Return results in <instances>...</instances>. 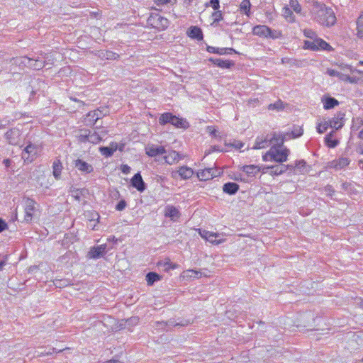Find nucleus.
Wrapping results in <instances>:
<instances>
[{
    "label": "nucleus",
    "instance_id": "obj_1",
    "mask_svg": "<svg viewBox=\"0 0 363 363\" xmlns=\"http://www.w3.org/2000/svg\"><path fill=\"white\" fill-rule=\"evenodd\" d=\"M311 13L313 19L323 26L330 27L336 23V16L333 9L324 4L314 2Z\"/></svg>",
    "mask_w": 363,
    "mask_h": 363
},
{
    "label": "nucleus",
    "instance_id": "obj_2",
    "mask_svg": "<svg viewBox=\"0 0 363 363\" xmlns=\"http://www.w3.org/2000/svg\"><path fill=\"white\" fill-rule=\"evenodd\" d=\"M290 154V150L286 147H271L263 156L262 160L267 161H274L278 163L286 162Z\"/></svg>",
    "mask_w": 363,
    "mask_h": 363
},
{
    "label": "nucleus",
    "instance_id": "obj_3",
    "mask_svg": "<svg viewBox=\"0 0 363 363\" xmlns=\"http://www.w3.org/2000/svg\"><path fill=\"white\" fill-rule=\"evenodd\" d=\"M45 57L40 55V57H30L27 56L21 57L20 58H13L12 60L15 61V63H23L30 68L33 69L39 70L43 68L45 65L44 60Z\"/></svg>",
    "mask_w": 363,
    "mask_h": 363
},
{
    "label": "nucleus",
    "instance_id": "obj_4",
    "mask_svg": "<svg viewBox=\"0 0 363 363\" xmlns=\"http://www.w3.org/2000/svg\"><path fill=\"white\" fill-rule=\"evenodd\" d=\"M109 113L107 106H101L96 110L89 111L84 117V122L87 126H93L98 120Z\"/></svg>",
    "mask_w": 363,
    "mask_h": 363
},
{
    "label": "nucleus",
    "instance_id": "obj_5",
    "mask_svg": "<svg viewBox=\"0 0 363 363\" xmlns=\"http://www.w3.org/2000/svg\"><path fill=\"white\" fill-rule=\"evenodd\" d=\"M159 122L161 125H165L167 123H171L177 128H186L188 125V123L186 120L183 118H180L172 113H164L161 115L159 118Z\"/></svg>",
    "mask_w": 363,
    "mask_h": 363
},
{
    "label": "nucleus",
    "instance_id": "obj_6",
    "mask_svg": "<svg viewBox=\"0 0 363 363\" xmlns=\"http://www.w3.org/2000/svg\"><path fill=\"white\" fill-rule=\"evenodd\" d=\"M147 23L158 30H164L169 26L168 19L158 13H152L147 19Z\"/></svg>",
    "mask_w": 363,
    "mask_h": 363
},
{
    "label": "nucleus",
    "instance_id": "obj_7",
    "mask_svg": "<svg viewBox=\"0 0 363 363\" xmlns=\"http://www.w3.org/2000/svg\"><path fill=\"white\" fill-rule=\"evenodd\" d=\"M38 152V145L29 143L22 152V159L28 164L31 163L36 158Z\"/></svg>",
    "mask_w": 363,
    "mask_h": 363
},
{
    "label": "nucleus",
    "instance_id": "obj_8",
    "mask_svg": "<svg viewBox=\"0 0 363 363\" xmlns=\"http://www.w3.org/2000/svg\"><path fill=\"white\" fill-rule=\"evenodd\" d=\"M270 169L269 174L271 175L278 176L280 174H282L283 173L286 172L287 170H294V167L293 164H281V165H272V166H267L264 167L263 168V173L267 172V171Z\"/></svg>",
    "mask_w": 363,
    "mask_h": 363
},
{
    "label": "nucleus",
    "instance_id": "obj_9",
    "mask_svg": "<svg viewBox=\"0 0 363 363\" xmlns=\"http://www.w3.org/2000/svg\"><path fill=\"white\" fill-rule=\"evenodd\" d=\"M21 132L17 128L9 129L5 134L4 138L7 143L11 145H18L21 141Z\"/></svg>",
    "mask_w": 363,
    "mask_h": 363
},
{
    "label": "nucleus",
    "instance_id": "obj_10",
    "mask_svg": "<svg viewBox=\"0 0 363 363\" xmlns=\"http://www.w3.org/2000/svg\"><path fill=\"white\" fill-rule=\"evenodd\" d=\"M35 201L30 198H26L25 199V206H24V211H25V216H24V220L26 223H29L33 219V213L35 211Z\"/></svg>",
    "mask_w": 363,
    "mask_h": 363
},
{
    "label": "nucleus",
    "instance_id": "obj_11",
    "mask_svg": "<svg viewBox=\"0 0 363 363\" xmlns=\"http://www.w3.org/2000/svg\"><path fill=\"white\" fill-rule=\"evenodd\" d=\"M345 114L342 112H338L332 119L328 121L330 127L339 130L344 125V119Z\"/></svg>",
    "mask_w": 363,
    "mask_h": 363
},
{
    "label": "nucleus",
    "instance_id": "obj_12",
    "mask_svg": "<svg viewBox=\"0 0 363 363\" xmlns=\"http://www.w3.org/2000/svg\"><path fill=\"white\" fill-rule=\"evenodd\" d=\"M269 145H271L269 134H267L266 135H262L256 138L255 145L252 149H263L269 147Z\"/></svg>",
    "mask_w": 363,
    "mask_h": 363
},
{
    "label": "nucleus",
    "instance_id": "obj_13",
    "mask_svg": "<svg viewBox=\"0 0 363 363\" xmlns=\"http://www.w3.org/2000/svg\"><path fill=\"white\" fill-rule=\"evenodd\" d=\"M131 185L140 192L144 191L146 189L145 183L139 172L136 173L131 179Z\"/></svg>",
    "mask_w": 363,
    "mask_h": 363
},
{
    "label": "nucleus",
    "instance_id": "obj_14",
    "mask_svg": "<svg viewBox=\"0 0 363 363\" xmlns=\"http://www.w3.org/2000/svg\"><path fill=\"white\" fill-rule=\"evenodd\" d=\"M74 167L80 172L89 174L94 171V167L91 164L87 163L86 162L77 159L74 162Z\"/></svg>",
    "mask_w": 363,
    "mask_h": 363
},
{
    "label": "nucleus",
    "instance_id": "obj_15",
    "mask_svg": "<svg viewBox=\"0 0 363 363\" xmlns=\"http://www.w3.org/2000/svg\"><path fill=\"white\" fill-rule=\"evenodd\" d=\"M106 249V245H101L96 247H93L90 249L88 256L91 259H98L105 255Z\"/></svg>",
    "mask_w": 363,
    "mask_h": 363
},
{
    "label": "nucleus",
    "instance_id": "obj_16",
    "mask_svg": "<svg viewBox=\"0 0 363 363\" xmlns=\"http://www.w3.org/2000/svg\"><path fill=\"white\" fill-rule=\"evenodd\" d=\"M272 147H284V138L282 133L279 132H272L269 134Z\"/></svg>",
    "mask_w": 363,
    "mask_h": 363
},
{
    "label": "nucleus",
    "instance_id": "obj_17",
    "mask_svg": "<svg viewBox=\"0 0 363 363\" xmlns=\"http://www.w3.org/2000/svg\"><path fill=\"white\" fill-rule=\"evenodd\" d=\"M216 170L213 168H206L199 170L197 172V177L200 180L206 181L216 177Z\"/></svg>",
    "mask_w": 363,
    "mask_h": 363
},
{
    "label": "nucleus",
    "instance_id": "obj_18",
    "mask_svg": "<svg viewBox=\"0 0 363 363\" xmlns=\"http://www.w3.org/2000/svg\"><path fill=\"white\" fill-rule=\"evenodd\" d=\"M145 152L149 157H155L157 155L167 153V151L163 146H157L154 145L147 146L145 148Z\"/></svg>",
    "mask_w": 363,
    "mask_h": 363
},
{
    "label": "nucleus",
    "instance_id": "obj_19",
    "mask_svg": "<svg viewBox=\"0 0 363 363\" xmlns=\"http://www.w3.org/2000/svg\"><path fill=\"white\" fill-rule=\"evenodd\" d=\"M96 55L102 60H116L119 57V55L111 51L101 50L97 51Z\"/></svg>",
    "mask_w": 363,
    "mask_h": 363
},
{
    "label": "nucleus",
    "instance_id": "obj_20",
    "mask_svg": "<svg viewBox=\"0 0 363 363\" xmlns=\"http://www.w3.org/2000/svg\"><path fill=\"white\" fill-rule=\"evenodd\" d=\"M350 163V160L348 157H342L337 160H333L330 162V167L340 170L348 166Z\"/></svg>",
    "mask_w": 363,
    "mask_h": 363
},
{
    "label": "nucleus",
    "instance_id": "obj_21",
    "mask_svg": "<svg viewBox=\"0 0 363 363\" xmlns=\"http://www.w3.org/2000/svg\"><path fill=\"white\" fill-rule=\"evenodd\" d=\"M343 70L345 72V73H342V72H340V74H339V77L338 78L343 81V82H350V83H356L357 79L356 77H350L349 75V72L351 73L353 72V69L350 66H346L343 68Z\"/></svg>",
    "mask_w": 363,
    "mask_h": 363
},
{
    "label": "nucleus",
    "instance_id": "obj_22",
    "mask_svg": "<svg viewBox=\"0 0 363 363\" xmlns=\"http://www.w3.org/2000/svg\"><path fill=\"white\" fill-rule=\"evenodd\" d=\"M106 130H101L100 131H94L93 133L90 130L89 143L92 144H98L102 140V137L107 134Z\"/></svg>",
    "mask_w": 363,
    "mask_h": 363
},
{
    "label": "nucleus",
    "instance_id": "obj_23",
    "mask_svg": "<svg viewBox=\"0 0 363 363\" xmlns=\"http://www.w3.org/2000/svg\"><path fill=\"white\" fill-rule=\"evenodd\" d=\"M118 148V145L117 143L112 142L110 143L108 147H100L99 151L100 152L106 157H111L114 152H116Z\"/></svg>",
    "mask_w": 363,
    "mask_h": 363
},
{
    "label": "nucleus",
    "instance_id": "obj_24",
    "mask_svg": "<svg viewBox=\"0 0 363 363\" xmlns=\"http://www.w3.org/2000/svg\"><path fill=\"white\" fill-rule=\"evenodd\" d=\"M180 215L179 211L173 206L168 205L164 208V216L172 220H176L180 217Z\"/></svg>",
    "mask_w": 363,
    "mask_h": 363
},
{
    "label": "nucleus",
    "instance_id": "obj_25",
    "mask_svg": "<svg viewBox=\"0 0 363 363\" xmlns=\"http://www.w3.org/2000/svg\"><path fill=\"white\" fill-rule=\"evenodd\" d=\"M165 154L166 155L164 156V160L165 162L169 164H172L174 163H176L181 159V157H180L179 152H177L175 150L169 151L168 152H167Z\"/></svg>",
    "mask_w": 363,
    "mask_h": 363
},
{
    "label": "nucleus",
    "instance_id": "obj_26",
    "mask_svg": "<svg viewBox=\"0 0 363 363\" xmlns=\"http://www.w3.org/2000/svg\"><path fill=\"white\" fill-rule=\"evenodd\" d=\"M208 60L220 68L229 69L235 65L233 61L222 60L220 58L211 57Z\"/></svg>",
    "mask_w": 363,
    "mask_h": 363
},
{
    "label": "nucleus",
    "instance_id": "obj_27",
    "mask_svg": "<svg viewBox=\"0 0 363 363\" xmlns=\"http://www.w3.org/2000/svg\"><path fill=\"white\" fill-rule=\"evenodd\" d=\"M269 28L265 25H257L255 26L252 29V33L254 35L262 37L267 38V35H269Z\"/></svg>",
    "mask_w": 363,
    "mask_h": 363
},
{
    "label": "nucleus",
    "instance_id": "obj_28",
    "mask_svg": "<svg viewBox=\"0 0 363 363\" xmlns=\"http://www.w3.org/2000/svg\"><path fill=\"white\" fill-rule=\"evenodd\" d=\"M240 186L235 182H227L223 186V191L229 195L235 194L239 190Z\"/></svg>",
    "mask_w": 363,
    "mask_h": 363
},
{
    "label": "nucleus",
    "instance_id": "obj_29",
    "mask_svg": "<svg viewBox=\"0 0 363 363\" xmlns=\"http://www.w3.org/2000/svg\"><path fill=\"white\" fill-rule=\"evenodd\" d=\"M188 35L190 38L198 40L203 39V33L200 28L197 26H191L188 30Z\"/></svg>",
    "mask_w": 363,
    "mask_h": 363
},
{
    "label": "nucleus",
    "instance_id": "obj_30",
    "mask_svg": "<svg viewBox=\"0 0 363 363\" xmlns=\"http://www.w3.org/2000/svg\"><path fill=\"white\" fill-rule=\"evenodd\" d=\"M179 177L183 179H188L194 174V171L191 168L186 166L181 167L177 171Z\"/></svg>",
    "mask_w": 363,
    "mask_h": 363
},
{
    "label": "nucleus",
    "instance_id": "obj_31",
    "mask_svg": "<svg viewBox=\"0 0 363 363\" xmlns=\"http://www.w3.org/2000/svg\"><path fill=\"white\" fill-rule=\"evenodd\" d=\"M53 176L56 179H59L62 170V164L60 159H55L52 163Z\"/></svg>",
    "mask_w": 363,
    "mask_h": 363
},
{
    "label": "nucleus",
    "instance_id": "obj_32",
    "mask_svg": "<svg viewBox=\"0 0 363 363\" xmlns=\"http://www.w3.org/2000/svg\"><path fill=\"white\" fill-rule=\"evenodd\" d=\"M356 30H357V36L359 39L363 40V11L359 16L356 21Z\"/></svg>",
    "mask_w": 363,
    "mask_h": 363
},
{
    "label": "nucleus",
    "instance_id": "obj_33",
    "mask_svg": "<svg viewBox=\"0 0 363 363\" xmlns=\"http://www.w3.org/2000/svg\"><path fill=\"white\" fill-rule=\"evenodd\" d=\"M242 169L249 177H255L260 172V167L257 165H245Z\"/></svg>",
    "mask_w": 363,
    "mask_h": 363
},
{
    "label": "nucleus",
    "instance_id": "obj_34",
    "mask_svg": "<svg viewBox=\"0 0 363 363\" xmlns=\"http://www.w3.org/2000/svg\"><path fill=\"white\" fill-rule=\"evenodd\" d=\"M157 266L162 267L165 272H168L171 269H174L177 267V264L171 262L170 259L169 258H166L164 260L159 262L157 263Z\"/></svg>",
    "mask_w": 363,
    "mask_h": 363
},
{
    "label": "nucleus",
    "instance_id": "obj_35",
    "mask_svg": "<svg viewBox=\"0 0 363 363\" xmlns=\"http://www.w3.org/2000/svg\"><path fill=\"white\" fill-rule=\"evenodd\" d=\"M323 108L326 110L333 108L339 104V101L336 99L330 96L327 97L324 100L323 99Z\"/></svg>",
    "mask_w": 363,
    "mask_h": 363
},
{
    "label": "nucleus",
    "instance_id": "obj_36",
    "mask_svg": "<svg viewBox=\"0 0 363 363\" xmlns=\"http://www.w3.org/2000/svg\"><path fill=\"white\" fill-rule=\"evenodd\" d=\"M90 130L87 129H80L77 135V140L82 143H89Z\"/></svg>",
    "mask_w": 363,
    "mask_h": 363
},
{
    "label": "nucleus",
    "instance_id": "obj_37",
    "mask_svg": "<svg viewBox=\"0 0 363 363\" xmlns=\"http://www.w3.org/2000/svg\"><path fill=\"white\" fill-rule=\"evenodd\" d=\"M161 277L155 272H149L146 275L147 285L152 286L155 281L160 280Z\"/></svg>",
    "mask_w": 363,
    "mask_h": 363
},
{
    "label": "nucleus",
    "instance_id": "obj_38",
    "mask_svg": "<svg viewBox=\"0 0 363 363\" xmlns=\"http://www.w3.org/2000/svg\"><path fill=\"white\" fill-rule=\"evenodd\" d=\"M250 8L251 4L250 0H243L240 5V11L247 16L250 14Z\"/></svg>",
    "mask_w": 363,
    "mask_h": 363
},
{
    "label": "nucleus",
    "instance_id": "obj_39",
    "mask_svg": "<svg viewBox=\"0 0 363 363\" xmlns=\"http://www.w3.org/2000/svg\"><path fill=\"white\" fill-rule=\"evenodd\" d=\"M316 41H317L316 45L318 47V50H330V49L332 48L331 46L328 43H326L325 40H323V39L316 38Z\"/></svg>",
    "mask_w": 363,
    "mask_h": 363
},
{
    "label": "nucleus",
    "instance_id": "obj_40",
    "mask_svg": "<svg viewBox=\"0 0 363 363\" xmlns=\"http://www.w3.org/2000/svg\"><path fill=\"white\" fill-rule=\"evenodd\" d=\"M303 133V130L301 126L294 125L291 131V137L296 138L301 137Z\"/></svg>",
    "mask_w": 363,
    "mask_h": 363
},
{
    "label": "nucleus",
    "instance_id": "obj_41",
    "mask_svg": "<svg viewBox=\"0 0 363 363\" xmlns=\"http://www.w3.org/2000/svg\"><path fill=\"white\" fill-rule=\"evenodd\" d=\"M268 109L270 110V111L275 110V111H277L283 110L284 109L283 102L281 101V100L279 99V100L277 101L274 104H270L268 106Z\"/></svg>",
    "mask_w": 363,
    "mask_h": 363
},
{
    "label": "nucleus",
    "instance_id": "obj_42",
    "mask_svg": "<svg viewBox=\"0 0 363 363\" xmlns=\"http://www.w3.org/2000/svg\"><path fill=\"white\" fill-rule=\"evenodd\" d=\"M316 38L313 39L312 40H306L304 42L303 48L305 49H308L311 50H318V47L316 45Z\"/></svg>",
    "mask_w": 363,
    "mask_h": 363
},
{
    "label": "nucleus",
    "instance_id": "obj_43",
    "mask_svg": "<svg viewBox=\"0 0 363 363\" xmlns=\"http://www.w3.org/2000/svg\"><path fill=\"white\" fill-rule=\"evenodd\" d=\"M218 237H219V234L213 233H209L208 236H206V239L213 244L218 245V244L222 243L223 242V240H217L216 238Z\"/></svg>",
    "mask_w": 363,
    "mask_h": 363
},
{
    "label": "nucleus",
    "instance_id": "obj_44",
    "mask_svg": "<svg viewBox=\"0 0 363 363\" xmlns=\"http://www.w3.org/2000/svg\"><path fill=\"white\" fill-rule=\"evenodd\" d=\"M333 132L330 133L328 135H326V137L325 138V143H326L327 145L329 147H335L338 144L337 140H332L331 139V137L333 135Z\"/></svg>",
    "mask_w": 363,
    "mask_h": 363
},
{
    "label": "nucleus",
    "instance_id": "obj_45",
    "mask_svg": "<svg viewBox=\"0 0 363 363\" xmlns=\"http://www.w3.org/2000/svg\"><path fill=\"white\" fill-rule=\"evenodd\" d=\"M206 50L210 53H216L220 55H225L224 48H216L213 46H207Z\"/></svg>",
    "mask_w": 363,
    "mask_h": 363
},
{
    "label": "nucleus",
    "instance_id": "obj_46",
    "mask_svg": "<svg viewBox=\"0 0 363 363\" xmlns=\"http://www.w3.org/2000/svg\"><path fill=\"white\" fill-rule=\"evenodd\" d=\"M213 18V24L217 23L223 19V13L222 11L218 10H216L211 15Z\"/></svg>",
    "mask_w": 363,
    "mask_h": 363
},
{
    "label": "nucleus",
    "instance_id": "obj_47",
    "mask_svg": "<svg viewBox=\"0 0 363 363\" xmlns=\"http://www.w3.org/2000/svg\"><path fill=\"white\" fill-rule=\"evenodd\" d=\"M328 127H330V124H329L328 121H324L322 123H319L316 127L317 132L320 134L323 133L328 129Z\"/></svg>",
    "mask_w": 363,
    "mask_h": 363
},
{
    "label": "nucleus",
    "instance_id": "obj_48",
    "mask_svg": "<svg viewBox=\"0 0 363 363\" xmlns=\"http://www.w3.org/2000/svg\"><path fill=\"white\" fill-rule=\"evenodd\" d=\"M268 33H269V35H267V38H270L272 39H278L282 36V33L280 30H272L270 28H269V31Z\"/></svg>",
    "mask_w": 363,
    "mask_h": 363
},
{
    "label": "nucleus",
    "instance_id": "obj_49",
    "mask_svg": "<svg viewBox=\"0 0 363 363\" xmlns=\"http://www.w3.org/2000/svg\"><path fill=\"white\" fill-rule=\"evenodd\" d=\"M306 162L303 160H301L296 161L295 164H293V166L294 167V169L296 168L299 170L300 172H303L306 171Z\"/></svg>",
    "mask_w": 363,
    "mask_h": 363
},
{
    "label": "nucleus",
    "instance_id": "obj_50",
    "mask_svg": "<svg viewBox=\"0 0 363 363\" xmlns=\"http://www.w3.org/2000/svg\"><path fill=\"white\" fill-rule=\"evenodd\" d=\"M290 6L291 8L296 13H300L301 10V7L298 1V0H290Z\"/></svg>",
    "mask_w": 363,
    "mask_h": 363
},
{
    "label": "nucleus",
    "instance_id": "obj_51",
    "mask_svg": "<svg viewBox=\"0 0 363 363\" xmlns=\"http://www.w3.org/2000/svg\"><path fill=\"white\" fill-rule=\"evenodd\" d=\"M284 16L287 19L288 21H289V22L295 21V16L293 14V12L289 9H288V8L285 9Z\"/></svg>",
    "mask_w": 363,
    "mask_h": 363
},
{
    "label": "nucleus",
    "instance_id": "obj_52",
    "mask_svg": "<svg viewBox=\"0 0 363 363\" xmlns=\"http://www.w3.org/2000/svg\"><path fill=\"white\" fill-rule=\"evenodd\" d=\"M83 191L84 189H73L71 190V194L75 200L80 201L81 195L82 194Z\"/></svg>",
    "mask_w": 363,
    "mask_h": 363
},
{
    "label": "nucleus",
    "instance_id": "obj_53",
    "mask_svg": "<svg viewBox=\"0 0 363 363\" xmlns=\"http://www.w3.org/2000/svg\"><path fill=\"white\" fill-rule=\"evenodd\" d=\"M303 34L306 37L313 40L317 38V35L312 29H304Z\"/></svg>",
    "mask_w": 363,
    "mask_h": 363
},
{
    "label": "nucleus",
    "instance_id": "obj_54",
    "mask_svg": "<svg viewBox=\"0 0 363 363\" xmlns=\"http://www.w3.org/2000/svg\"><path fill=\"white\" fill-rule=\"evenodd\" d=\"M206 6H211L212 7L215 11L218 10L220 8V1L219 0H210L209 2L206 4Z\"/></svg>",
    "mask_w": 363,
    "mask_h": 363
},
{
    "label": "nucleus",
    "instance_id": "obj_55",
    "mask_svg": "<svg viewBox=\"0 0 363 363\" xmlns=\"http://www.w3.org/2000/svg\"><path fill=\"white\" fill-rule=\"evenodd\" d=\"M54 284L57 287L62 288L67 286L69 284V281L67 279H56L54 281Z\"/></svg>",
    "mask_w": 363,
    "mask_h": 363
},
{
    "label": "nucleus",
    "instance_id": "obj_56",
    "mask_svg": "<svg viewBox=\"0 0 363 363\" xmlns=\"http://www.w3.org/2000/svg\"><path fill=\"white\" fill-rule=\"evenodd\" d=\"M324 192L326 194L327 196L331 197L335 193V190L331 185L328 184L324 187Z\"/></svg>",
    "mask_w": 363,
    "mask_h": 363
},
{
    "label": "nucleus",
    "instance_id": "obj_57",
    "mask_svg": "<svg viewBox=\"0 0 363 363\" xmlns=\"http://www.w3.org/2000/svg\"><path fill=\"white\" fill-rule=\"evenodd\" d=\"M126 206H127L126 201L125 200H121L116 206V210L118 211H121L125 208Z\"/></svg>",
    "mask_w": 363,
    "mask_h": 363
},
{
    "label": "nucleus",
    "instance_id": "obj_58",
    "mask_svg": "<svg viewBox=\"0 0 363 363\" xmlns=\"http://www.w3.org/2000/svg\"><path fill=\"white\" fill-rule=\"evenodd\" d=\"M352 128H354V126H355V123L357 124V129L359 128L361 125H363V119L361 118H353L352 120Z\"/></svg>",
    "mask_w": 363,
    "mask_h": 363
},
{
    "label": "nucleus",
    "instance_id": "obj_59",
    "mask_svg": "<svg viewBox=\"0 0 363 363\" xmlns=\"http://www.w3.org/2000/svg\"><path fill=\"white\" fill-rule=\"evenodd\" d=\"M342 189L347 192H350L352 189V184L349 182H343L341 185Z\"/></svg>",
    "mask_w": 363,
    "mask_h": 363
},
{
    "label": "nucleus",
    "instance_id": "obj_60",
    "mask_svg": "<svg viewBox=\"0 0 363 363\" xmlns=\"http://www.w3.org/2000/svg\"><path fill=\"white\" fill-rule=\"evenodd\" d=\"M326 73L329 76H330V77H338L340 72L337 71V70H335V69H328L327 71H326Z\"/></svg>",
    "mask_w": 363,
    "mask_h": 363
},
{
    "label": "nucleus",
    "instance_id": "obj_61",
    "mask_svg": "<svg viewBox=\"0 0 363 363\" xmlns=\"http://www.w3.org/2000/svg\"><path fill=\"white\" fill-rule=\"evenodd\" d=\"M10 123H11V121L10 120L6 119V118L3 119L2 121H0L1 129V128H4L6 126L9 125Z\"/></svg>",
    "mask_w": 363,
    "mask_h": 363
},
{
    "label": "nucleus",
    "instance_id": "obj_62",
    "mask_svg": "<svg viewBox=\"0 0 363 363\" xmlns=\"http://www.w3.org/2000/svg\"><path fill=\"white\" fill-rule=\"evenodd\" d=\"M7 223L0 218V233L3 232L7 228Z\"/></svg>",
    "mask_w": 363,
    "mask_h": 363
},
{
    "label": "nucleus",
    "instance_id": "obj_63",
    "mask_svg": "<svg viewBox=\"0 0 363 363\" xmlns=\"http://www.w3.org/2000/svg\"><path fill=\"white\" fill-rule=\"evenodd\" d=\"M209 130V133L213 137H217L218 136V130L213 128L211 126H208L207 128Z\"/></svg>",
    "mask_w": 363,
    "mask_h": 363
},
{
    "label": "nucleus",
    "instance_id": "obj_64",
    "mask_svg": "<svg viewBox=\"0 0 363 363\" xmlns=\"http://www.w3.org/2000/svg\"><path fill=\"white\" fill-rule=\"evenodd\" d=\"M121 171L124 174H128L130 172V167L127 164H123L121 166Z\"/></svg>",
    "mask_w": 363,
    "mask_h": 363
}]
</instances>
